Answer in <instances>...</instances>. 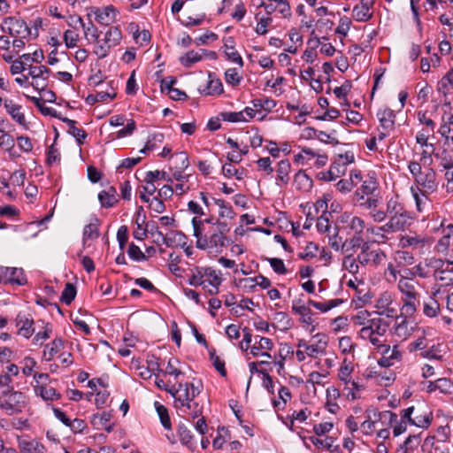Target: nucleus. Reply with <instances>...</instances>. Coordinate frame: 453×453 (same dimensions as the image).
I'll use <instances>...</instances> for the list:
<instances>
[{
	"label": "nucleus",
	"instance_id": "obj_49",
	"mask_svg": "<svg viewBox=\"0 0 453 453\" xmlns=\"http://www.w3.org/2000/svg\"><path fill=\"white\" fill-rule=\"evenodd\" d=\"M245 280L247 282L251 283L250 285V287L251 288H255L257 285V286L261 287L262 288L266 289V288H270L271 284H272L271 280L268 278L263 276L262 274H259L254 278H248Z\"/></svg>",
	"mask_w": 453,
	"mask_h": 453
},
{
	"label": "nucleus",
	"instance_id": "obj_52",
	"mask_svg": "<svg viewBox=\"0 0 453 453\" xmlns=\"http://www.w3.org/2000/svg\"><path fill=\"white\" fill-rule=\"evenodd\" d=\"M98 199L100 201L101 205L105 208L112 207L118 202L117 196H114L113 195H109V193H106L104 191H101L98 194Z\"/></svg>",
	"mask_w": 453,
	"mask_h": 453
},
{
	"label": "nucleus",
	"instance_id": "obj_19",
	"mask_svg": "<svg viewBox=\"0 0 453 453\" xmlns=\"http://www.w3.org/2000/svg\"><path fill=\"white\" fill-rule=\"evenodd\" d=\"M452 265L451 261H443V265L440 269H434V276L436 280L441 281V286H448L453 280Z\"/></svg>",
	"mask_w": 453,
	"mask_h": 453
},
{
	"label": "nucleus",
	"instance_id": "obj_44",
	"mask_svg": "<svg viewBox=\"0 0 453 453\" xmlns=\"http://www.w3.org/2000/svg\"><path fill=\"white\" fill-rule=\"evenodd\" d=\"M76 288L72 283H67L61 294L60 301L65 304H70L76 296Z\"/></svg>",
	"mask_w": 453,
	"mask_h": 453
},
{
	"label": "nucleus",
	"instance_id": "obj_41",
	"mask_svg": "<svg viewBox=\"0 0 453 453\" xmlns=\"http://www.w3.org/2000/svg\"><path fill=\"white\" fill-rule=\"evenodd\" d=\"M209 242L211 245V249H215L217 251L219 250H222V248L226 247L227 244V238L226 235H223L216 231L209 237Z\"/></svg>",
	"mask_w": 453,
	"mask_h": 453
},
{
	"label": "nucleus",
	"instance_id": "obj_47",
	"mask_svg": "<svg viewBox=\"0 0 453 453\" xmlns=\"http://www.w3.org/2000/svg\"><path fill=\"white\" fill-rule=\"evenodd\" d=\"M173 164L174 169L186 170L189 166L188 154L184 151L176 153Z\"/></svg>",
	"mask_w": 453,
	"mask_h": 453
},
{
	"label": "nucleus",
	"instance_id": "obj_14",
	"mask_svg": "<svg viewBox=\"0 0 453 453\" xmlns=\"http://www.w3.org/2000/svg\"><path fill=\"white\" fill-rule=\"evenodd\" d=\"M373 4L374 0H361L360 4H357L353 8V18L359 22L369 20L372 17V13L370 10Z\"/></svg>",
	"mask_w": 453,
	"mask_h": 453
},
{
	"label": "nucleus",
	"instance_id": "obj_54",
	"mask_svg": "<svg viewBox=\"0 0 453 453\" xmlns=\"http://www.w3.org/2000/svg\"><path fill=\"white\" fill-rule=\"evenodd\" d=\"M156 409L157 411V414L160 418L161 423L165 428H170L171 427V421L168 415L167 409L158 403H156Z\"/></svg>",
	"mask_w": 453,
	"mask_h": 453
},
{
	"label": "nucleus",
	"instance_id": "obj_43",
	"mask_svg": "<svg viewBox=\"0 0 453 453\" xmlns=\"http://www.w3.org/2000/svg\"><path fill=\"white\" fill-rule=\"evenodd\" d=\"M440 310V304L438 302L429 297L428 301L423 303V312L426 316L433 318L435 317Z\"/></svg>",
	"mask_w": 453,
	"mask_h": 453
},
{
	"label": "nucleus",
	"instance_id": "obj_10",
	"mask_svg": "<svg viewBox=\"0 0 453 453\" xmlns=\"http://www.w3.org/2000/svg\"><path fill=\"white\" fill-rule=\"evenodd\" d=\"M437 92L443 97L445 106L450 109L451 95L453 92V69H449L441 80L439 81Z\"/></svg>",
	"mask_w": 453,
	"mask_h": 453
},
{
	"label": "nucleus",
	"instance_id": "obj_8",
	"mask_svg": "<svg viewBox=\"0 0 453 453\" xmlns=\"http://www.w3.org/2000/svg\"><path fill=\"white\" fill-rule=\"evenodd\" d=\"M443 265V260L439 258H429L426 259L424 263H419L415 265L409 271V274L413 279L415 276H418L420 278H427L432 269L434 272V269H440Z\"/></svg>",
	"mask_w": 453,
	"mask_h": 453
},
{
	"label": "nucleus",
	"instance_id": "obj_51",
	"mask_svg": "<svg viewBox=\"0 0 453 453\" xmlns=\"http://www.w3.org/2000/svg\"><path fill=\"white\" fill-rule=\"evenodd\" d=\"M99 236V231L97 225L88 224L85 226L83 230V242H86L88 240H95Z\"/></svg>",
	"mask_w": 453,
	"mask_h": 453
},
{
	"label": "nucleus",
	"instance_id": "obj_24",
	"mask_svg": "<svg viewBox=\"0 0 453 453\" xmlns=\"http://www.w3.org/2000/svg\"><path fill=\"white\" fill-rule=\"evenodd\" d=\"M96 20L102 25H110L116 19L117 11L112 5H108L103 10L95 12Z\"/></svg>",
	"mask_w": 453,
	"mask_h": 453
},
{
	"label": "nucleus",
	"instance_id": "obj_59",
	"mask_svg": "<svg viewBox=\"0 0 453 453\" xmlns=\"http://www.w3.org/2000/svg\"><path fill=\"white\" fill-rule=\"evenodd\" d=\"M243 332V339L242 342L240 343V348L243 351H247L248 349L251 350V343L254 342V339L252 337L251 332L248 327H244L242 329Z\"/></svg>",
	"mask_w": 453,
	"mask_h": 453
},
{
	"label": "nucleus",
	"instance_id": "obj_62",
	"mask_svg": "<svg viewBox=\"0 0 453 453\" xmlns=\"http://www.w3.org/2000/svg\"><path fill=\"white\" fill-rule=\"evenodd\" d=\"M371 314L367 311H360L353 318L355 324L358 326H362V327H365L369 325Z\"/></svg>",
	"mask_w": 453,
	"mask_h": 453
},
{
	"label": "nucleus",
	"instance_id": "obj_60",
	"mask_svg": "<svg viewBox=\"0 0 453 453\" xmlns=\"http://www.w3.org/2000/svg\"><path fill=\"white\" fill-rule=\"evenodd\" d=\"M318 249H319L318 246L315 243L311 242L306 245L304 251L299 253L298 257L301 259L309 260V259L316 257V252H317Z\"/></svg>",
	"mask_w": 453,
	"mask_h": 453
},
{
	"label": "nucleus",
	"instance_id": "obj_57",
	"mask_svg": "<svg viewBox=\"0 0 453 453\" xmlns=\"http://www.w3.org/2000/svg\"><path fill=\"white\" fill-rule=\"evenodd\" d=\"M146 180H164L167 182H172L173 178L170 177L165 171H149L146 173Z\"/></svg>",
	"mask_w": 453,
	"mask_h": 453
},
{
	"label": "nucleus",
	"instance_id": "obj_23",
	"mask_svg": "<svg viewBox=\"0 0 453 453\" xmlns=\"http://www.w3.org/2000/svg\"><path fill=\"white\" fill-rule=\"evenodd\" d=\"M34 391L37 396H41L46 402H53L60 399L61 395L54 388L47 385H35Z\"/></svg>",
	"mask_w": 453,
	"mask_h": 453
},
{
	"label": "nucleus",
	"instance_id": "obj_37",
	"mask_svg": "<svg viewBox=\"0 0 453 453\" xmlns=\"http://www.w3.org/2000/svg\"><path fill=\"white\" fill-rule=\"evenodd\" d=\"M221 93H223V85L220 79L217 78L215 75L210 73L207 84V94L220 95Z\"/></svg>",
	"mask_w": 453,
	"mask_h": 453
},
{
	"label": "nucleus",
	"instance_id": "obj_27",
	"mask_svg": "<svg viewBox=\"0 0 453 453\" xmlns=\"http://www.w3.org/2000/svg\"><path fill=\"white\" fill-rule=\"evenodd\" d=\"M443 124L440 127L439 133L441 135L442 140L440 141L441 143H443V146L449 147L451 144V141H453V137H451L450 132L451 127L450 125L453 124V115H448L447 118L443 117L442 119Z\"/></svg>",
	"mask_w": 453,
	"mask_h": 453
},
{
	"label": "nucleus",
	"instance_id": "obj_7",
	"mask_svg": "<svg viewBox=\"0 0 453 453\" xmlns=\"http://www.w3.org/2000/svg\"><path fill=\"white\" fill-rule=\"evenodd\" d=\"M1 29L12 37L26 38L30 35V28L27 23L15 17H7L4 19Z\"/></svg>",
	"mask_w": 453,
	"mask_h": 453
},
{
	"label": "nucleus",
	"instance_id": "obj_46",
	"mask_svg": "<svg viewBox=\"0 0 453 453\" xmlns=\"http://www.w3.org/2000/svg\"><path fill=\"white\" fill-rule=\"evenodd\" d=\"M311 440L319 449L333 451L337 448V446H334V439L332 437H326L325 439L312 437Z\"/></svg>",
	"mask_w": 453,
	"mask_h": 453
},
{
	"label": "nucleus",
	"instance_id": "obj_34",
	"mask_svg": "<svg viewBox=\"0 0 453 453\" xmlns=\"http://www.w3.org/2000/svg\"><path fill=\"white\" fill-rule=\"evenodd\" d=\"M178 434L180 441L185 444L188 449L194 450L195 441L191 431L184 425H181L178 428Z\"/></svg>",
	"mask_w": 453,
	"mask_h": 453
},
{
	"label": "nucleus",
	"instance_id": "obj_4",
	"mask_svg": "<svg viewBox=\"0 0 453 453\" xmlns=\"http://www.w3.org/2000/svg\"><path fill=\"white\" fill-rule=\"evenodd\" d=\"M169 394L174 398V406L183 413H188V410L192 408L194 397L190 395L189 384L180 382L178 388L171 387Z\"/></svg>",
	"mask_w": 453,
	"mask_h": 453
},
{
	"label": "nucleus",
	"instance_id": "obj_40",
	"mask_svg": "<svg viewBox=\"0 0 453 453\" xmlns=\"http://www.w3.org/2000/svg\"><path fill=\"white\" fill-rule=\"evenodd\" d=\"M360 263L357 260V257L354 256H344L342 259V267L351 274H357L360 269Z\"/></svg>",
	"mask_w": 453,
	"mask_h": 453
},
{
	"label": "nucleus",
	"instance_id": "obj_25",
	"mask_svg": "<svg viewBox=\"0 0 453 453\" xmlns=\"http://www.w3.org/2000/svg\"><path fill=\"white\" fill-rule=\"evenodd\" d=\"M377 117L382 129L394 130L395 119V114L394 111L389 108L380 110L377 113Z\"/></svg>",
	"mask_w": 453,
	"mask_h": 453
},
{
	"label": "nucleus",
	"instance_id": "obj_22",
	"mask_svg": "<svg viewBox=\"0 0 453 453\" xmlns=\"http://www.w3.org/2000/svg\"><path fill=\"white\" fill-rule=\"evenodd\" d=\"M225 44H224V50H225V55L226 57V59L229 61H232L234 63H236L239 65L240 67L243 66V60L241 57V55L238 53L237 50L234 49V37L229 36L227 38L224 39Z\"/></svg>",
	"mask_w": 453,
	"mask_h": 453
},
{
	"label": "nucleus",
	"instance_id": "obj_21",
	"mask_svg": "<svg viewBox=\"0 0 453 453\" xmlns=\"http://www.w3.org/2000/svg\"><path fill=\"white\" fill-rule=\"evenodd\" d=\"M318 341L314 344H308L305 353L311 357H317L319 354H324L327 347V337L325 334H316L314 336Z\"/></svg>",
	"mask_w": 453,
	"mask_h": 453
},
{
	"label": "nucleus",
	"instance_id": "obj_16",
	"mask_svg": "<svg viewBox=\"0 0 453 453\" xmlns=\"http://www.w3.org/2000/svg\"><path fill=\"white\" fill-rule=\"evenodd\" d=\"M292 311L300 316V322L311 325L313 323L312 312L309 306L305 305L301 299H296L292 302Z\"/></svg>",
	"mask_w": 453,
	"mask_h": 453
},
{
	"label": "nucleus",
	"instance_id": "obj_58",
	"mask_svg": "<svg viewBox=\"0 0 453 453\" xmlns=\"http://www.w3.org/2000/svg\"><path fill=\"white\" fill-rule=\"evenodd\" d=\"M50 70L46 67L45 65H40V66H32L29 69L27 76L31 77L33 80L35 79H42L44 77L45 73H50Z\"/></svg>",
	"mask_w": 453,
	"mask_h": 453
},
{
	"label": "nucleus",
	"instance_id": "obj_2",
	"mask_svg": "<svg viewBox=\"0 0 453 453\" xmlns=\"http://www.w3.org/2000/svg\"><path fill=\"white\" fill-rule=\"evenodd\" d=\"M389 326L390 324L387 319L376 316L370 319L367 326L361 328L359 334L361 338L369 340L375 347H386L382 344V337L388 330Z\"/></svg>",
	"mask_w": 453,
	"mask_h": 453
},
{
	"label": "nucleus",
	"instance_id": "obj_61",
	"mask_svg": "<svg viewBox=\"0 0 453 453\" xmlns=\"http://www.w3.org/2000/svg\"><path fill=\"white\" fill-rule=\"evenodd\" d=\"M68 133L71 134L73 137H75L77 142L79 144H83L84 140L87 137V133L82 128H78L75 125H71L68 127Z\"/></svg>",
	"mask_w": 453,
	"mask_h": 453
},
{
	"label": "nucleus",
	"instance_id": "obj_38",
	"mask_svg": "<svg viewBox=\"0 0 453 453\" xmlns=\"http://www.w3.org/2000/svg\"><path fill=\"white\" fill-rule=\"evenodd\" d=\"M400 243L403 248L412 247V248H422L426 243V239L422 238L418 235L410 236L405 235L403 236L400 240Z\"/></svg>",
	"mask_w": 453,
	"mask_h": 453
},
{
	"label": "nucleus",
	"instance_id": "obj_28",
	"mask_svg": "<svg viewBox=\"0 0 453 453\" xmlns=\"http://www.w3.org/2000/svg\"><path fill=\"white\" fill-rule=\"evenodd\" d=\"M19 334L25 338H29L35 332L33 327L34 321L32 319L19 315L16 319Z\"/></svg>",
	"mask_w": 453,
	"mask_h": 453
},
{
	"label": "nucleus",
	"instance_id": "obj_32",
	"mask_svg": "<svg viewBox=\"0 0 453 453\" xmlns=\"http://www.w3.org/2000/svg\"><path fill=\"white\" fill-rule=\"evenodd\" d=\"M201 51L190 50L180 58V64L185 67H191L194 64L203 59Z\"/></svg>",
	"mask_w": 453,
	"mask_h": 453
},
{
	"label": "nucleus",
	"instance_id": "obj_9",
	"mask_svg": "<svg viewBox=\"0 0 453 453\" xmlns=\"http://www.w3.org/2000/svg\"><path fill=\"white\" fill-rule=\"evenodd\" d=\"M0 281L4 283L17 284L19 286L26 285L27 280L22 268L18 267H1Z\"/></svg>",
	"mask_w": 453,
	"mask_h": 453
},
{
	"label": "nucleus",
	"instance_id": "obj_30",
	"mask_svg": "<svg viewBox=\"0 0 453 453\" xmlns=\"http://www.w3.org/2000/svg\"><path fill=\"white\" fill-rule=\"evenodd\" d=\"M343 303L342 299H332L328 300L325 303L316 302L314 300L309 299L308 305L313 306L314 308L319 310L321 312H326L333 308L337 307L341 303Z\"/></svg>",
	"mask_w": 453,
	"mask_h": 453
},
{
	"label": "nucleus",
	"instance_id": "obj_11",
	"mask_svg": "<svg viewBox=\"0 0 453 453\" xmlns=\"http://www.w3.org/2000/svg\"><path fill=\"white\" fill-rule=\"evenodd\" d=\"M436 157L439 160V165L447 170L445 178L448 182H451L453 180V172L449 171L453 167V149L451 144L448 147L443 146V143H441V150L436 154Z\"/></svg>",
	"mask_w": 453,
	"mask_h": 453
},
{
	"label": "nucleus",
	"instance_id": "obj_26",
	"mask_svg": "<svg viewBox=\"0 0 453 453\" xmlns=\"http://www.w3.org/2000/svg\"><path fill=\"white\" fill-rule=\"evenodd\" d=\"M273 348V342L270 338L255 336L254 343L251 347V355L258 357L262 350H271Z\"/></svg>",
	"mask_w": 453,
	"mask_h": 453
},
{
	"label": "nucleus",
	"instance_id": "obj_1",
	"mask_svg": "<svg viewBox=\"0 0 453 453\" xmlns=\"http://www.w3.org/2000/svg\"><path fill=\"white\" fill-rule=\"evenodd\" d=\"M418 283L408 275H401L397 288L403 295L402 301L403 303L401 311L407 316H412L419 304V294L417 290Z\"/></svg>",
	"mask_w": 453,
	"mask_h": 453
},
{
	"label": "nucleus",
	"instance_id": "obj_29",
	"mask_svg": "<svg viewBox=\"0 0 453 453\" xmlns=\"http://www.w3.org/2000/svg\"><path fill=\"white\" fill-rule=\"evenodd\" d=\"M290 162L288 160H281L278 164L277 169V184H287L289 181Z\"/></svg>",
	"mask_w": 453,
	"mask_h": 453
},
{
	"label": "nucleus",
	"instance_id": "obj_33",
	"mask_svg": "<svg viewBox=\"0 0 453 453\" xmlns=\"http://www.w3.org/2000/svg\"><path fill=\"white\" fill-rule=\"evenodd\" d=\"M251 104L257 111H261L262 109L270 111L276 106V102L273 99L266 96L253 99Z\"/></svg>",
	"mask_w": 453,
	"mask_h": 453
},
{
	"label": "nucleus",
	"instance_id": "obj_53",
	"mask_svg": "<svg viewBox=\"0 0 453 453\" xmlns=\"http://www.w3.org/2000/svg\"><path fill=\"white\" fill-rule=\"evenodd\" d=\"M430 423H431V418H430L429 415H427V414L417 415L413 418H411V416H410V424L411 425H413V426H418L421 428H426L429 426Z\"/></svg>",
	"mask_w": 453,
	"mask_h": 453
},
{
	"label": "nucleus",
	"instance_id": "obj_45",
	"mask_svg": "<svg viewBox=\"0 0 453 453\" xmlns=\"http://www.w3.org/2000/svg\"><path fill=\"white\" fill-rule=\"evenodd\" d=\"M227 438H230L229 431L225 426L219 427L218 436L212 441L213 449L215 450L220 449Z\"/></svg>",
	"mask_w": 453,
	"mask_h": 453
},
{
	"label": "nucleus",
	"instance_id": "obj_31",
	"mask_svg": "<svg viewBox=\"0 0 453 453\" xmlns=\"http://www.w3.org/2000/svg\"><path fill=\"white\" fill-rule=\"evenodd\" d=\"M294 183L298 189L304 191H309L312 187V180L303 171L295 175Z\"/></svg>",
	"mask_w": 453,
	"mask_h": 453
},
{
	"label": "nucleus",
	"instance_id": "obj_64",
	"mask_svg": "<svg viewBox=\"0 0 453 453\" xmlns=\"http://www.w3.org/2000/svg\"><path fill=\"white\" fill-rule=\"evenodd\" d=\"M267 260L276 273H278V274L287 273V268H286L282 259L273 257V258H267Z\"/></svg>",
	"mask_w": 453,
	"mask_h": 453
},
{
	"label": "nucleus",
	"instance_id": "obj_5",
	"mask_svg": "<svg viewBox=\"0 0 453 453\" xmlns=\"http://www.w3.org/2000/svg\"><path fill=\"white\" fill-rule=\"evenodd\" d=\"M5 397L0 399V408L8 415H13L22 411L26 405V396L19 391L4 392Z\"/></svg>",
	"mask_w": 453,
	"mask_h": 453
},
{
	"label": "nucleus",
	"instance_id": "obj_12",
	"mask_svg": "<svg viewBox=\"0 0 453 453\" xmlns=\"http://www.w3.org/2000/svg\"><path fill=\"white\" fill-rule=\"evenodd\" d=\"M410 316L403 314L397 316L395 320V324L392 328V333L402 340L407 339L411 334L413 330L412 326H410V323L407 319Z\"/></svg>",
	"mask_w": 453,
	"mask_h": 453
},
{
	"label": "nucleus",
	"instance_id": "obj_18",
	"mask_svg": "<svg viewBox=\"0 0 453 453\" xmlns=\"http://www.w3.org/2000/svg\"><path fill=\"white\" fill-rule=\"evenodd\" d=\"M4 108L14 121L25 129H28L25 114L21 111V105L14 104L12 100H5Z\"/></svg>",
	"mask_w": 453,
	"mask_h": 453
},
{
	"label": "nucleus",
	"instance_id": "obj_63",
	"mask_svg": "<svg viewBox=\"0 0 453 453\" xmlns=\"http://www.w3.org/2000/svg\"><path fill=\"white\" fill-rule=\"evenodd\" d=\"M79 35L73 30H66L64 33V41L67 48H73L77 45Z\"/></svg>",
	"mask_w": 453,
	"mask_h": 453
},
{
	"label": "nucleus",
	"instance_id": "obj_50",
	"mask_svg": "<svg viewBox=\"0 0 453 453\" xmlns=\"http://www.w3.org/2000/svg\"><path fill=\"white\" fill-rule=\"evenodd\" d=\"M220 117L224 121H229V122H242V121L248 120V119L244 116L243 111L221 112Z\"/></svg>",
	"mask_w": 453,
	"mask_h": 453
},
{
	"label": "nucleus",
	"instance_id": "obj_55",
	"mask_svg": "<svg viewBox=\"0 0 453 453\" xmlns=\"http://www.w3.org/2000/svg\"><path fill=\"white\" fill-rule=\"evenodd\" d=\"M225 80L226 83L237 86L240 84L242 77L238 74L235 68H229L225 73Z\"/></svg>",
	"mask_w": 453,
	"mask_h": 453
},
{
	"label": "nucleus",
	"instance_id": "obj_6",
	"mask_svg": "<svg viewBox=\"0 0 453 453\" xmlns=\"http://www.w3.org/2000/svg\"><path fill=\"white\" fill-rule=\"evenodd\" d=\"M386 254L380 249H372L366 242L357 255V260L363 266L377 267L386 260Z\"/></svg>",
	"mask_w": 453,
	"mask_h": 453
},
{
	"label": "nucleus",
	"instance_id": "obj_3",
	"mask_svg": "<svg viewBox=\"0 0 453 453\" xmlns=\"http://www.w3.org/2000/svg\"><path fill=\"white\" fill-rule=\"evenodd\" d=\"M414 411V407H409L401 411V420L398 422L397 415L390 411H386L379 413L380 419H388L391 426H393V433L395 436H398L405 432L407 423L410 424V416Z\"/></svg>",
	"mask_w": 453,
	"mask_h": 453
},
{
	"label": "nucleus",
	"instance_id": "obj_20",
	"mask_svg": "<svg viewBox=\"0 0 453 453\" xmlns=\"http://www.w3.org/2000/svg\"><path fill=\"white\" fill-rule=\"evenodd\" d=\"M389 220L395 232L403 231L411 223V218L406 213V211H396L390 216Z\"/></svg>",
	"mask_w": 453,
	"mask_h": 453
},
{
	"label": "nucleus",
	"instance_id": "obj_15",
	"mask_svg": "<svg viewBox=\"0 0 453 453\" xmlns=\"http://www.w3.org/2000/svg\"><path fill=\"white\" fill-rule=\"evenodd\" d=\"M365 242L361 235L354 234L343 242L341 252L344 256H354L357 250H362Z\"/></svg>",
	"mask_w": 453,
	"mask_h": 453
},
{
	"label": "nucleus",
	"instance_id": "obj_13",
	"mask_svg": "<svg viewBox=\"0 0 453 453\" xmlns=\"http://www.w3.org/2000/svg\"><path fill=\"white\" fill-rule=\"evenodd\" d=\"M415 181L423 188V193H431L436 188L435 173L431 168H426Z\"/></svg>",
	"mask_w": 453,
	"mask_h": 453
},
{
	"label": "nucleus",
	"instance_id": "obj_36",
	"mask_svg": "<svg viewBox=\"0 0 453 453\" xmlns=\"http://www.w3.org/2000/svg\"><path fill=\"white\" fill-rule=\"evenodd\" d=\"M64 348V342L62 339H55L50 345H46L43 357L46 360H51L53 357Z\"/></svg>",
	"mask_w": 453,
	"mask_h": 453
},
{
	"label": "nucleus",
	"instance_id": "obj_17",
	"mask_svg": "<svg viewBox=\"0 0 453 453\" xmlns=\"http://www.w3.org/2000/svg\"><path fill=\"white\" fill-rule=\"evenodd\" d=\"M157 234L162 238L164 244H165L167 247H173L175 245L185 248L187 245L188 238L180 231H171L165 235H164L161 232H157Z\"/></svg>",
	"mask_w": 453,
	"mask_h": 453
},
{
	"label": "nucleus",
	"instance_id": "obj_39",
	"mask_svg": "<svg viewBox=\"0 0 453 453\" xmlns=\"http://www.w3.org/2000/svg\"><path fill=\"white\" fill-rule=\"evenodd\" d=\"M357 202H358V204L360 207H362L364 209L371 210V211L377 209V207L380 203V200L376 196H373V195H370V196H362L357 200Z\"/></svg>",
	"mask_w": 453,
	"mask_h": 453
},
{
	"label": "nucleus",
	"instance_id": "obj_42",
	"mask_svg": "<svg viewBox=\"0 0 453 453\" xmlns=\"http://www.w3.org/2000/svg\"><path fill=\"white\" fill-rule=\"evenodd\" d=\"M453 227V225L449 224L448 226L449 232L447 234H444L443 236L439 240L436 250L440 253H447L449 250V248L450 246L451 242V228Z\"/></svg>",
	"mask_w": 453,
	"mask_h": 453
},
{
	"label": "nucleus",
	"instance_id": "obj_48",
	"mask_svg": "<svg viewBox=\"0 0 453 453\" xmlns=\"http://www.w3.org/2000/svg\"><path fill=\"white\" fill-rule=\"evenodd\" d=\"M77 21L81 24L84 29V35L88 40V36H91L94 40L97 41L99 35L97 27L90 21L88 26L83 22L81 17H78Z\"/></svg>",
	"mask_w": 453,
	"mask_h": 453
},
{
	"label": "nucleus",
	"instance_id": "obj_56",
	"mask_svg": "<svg viewBox=\"0 0 453 453\" xmlns=\"http://www.w3.org/2000/svg\"><path fill=\"white\" fill-rule=\"evenodd\" d=\"M127 253L128 256L135 261H142L147 259V257L141 250V249L133 242L129 244Z\"/></svg>",
	"mask_w": 453,
	"mask_h": 453
},
{
	"label": "nucleus",
	"instance_id": "obj_35",
	"mask_svg": "<svg viewBox=\"0 0 453 453\" xmlns=\"http://www.w3.org/2000/svg\"><path fill=\"white\" fill-rule=\"evenodd\" d=\"M121 37L122 35L119 28L117 27H111L106 32L104 41L105 44L109 45L111 48L119 43Z\"/></svg>",
	"mask_w": 453,
	"mask_h": 453
}]
</instances>
